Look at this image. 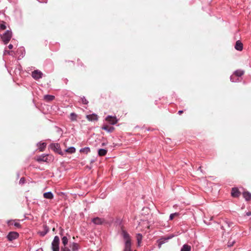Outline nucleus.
Segmentation results:
<instances>
[{
  "label": "nucleus",
  "instance_id": "4be33fe9",
  "mask_svg": "<svg viewBox=\"0 0 251 251\" xmlns=\"http://www.w3.org/2000/svg\"><path fill=\"white\" fill-rule=\"evenodd\" d=\"M243 196L246 201H250L251 200V193L248 191L244 192Z\"/></svg>",
  "mask_w": 251,
  "mask_h": 251
},
{
  "label": "nucleus",
  "instance_id": "e433bc0d",
  "mask_svg": "<svg viewBox=\"0 0 251 251\" xmlns=\"http://www.w3.org/2000/svg\"><path fill=\"white\" fill-rule=\"evenodd\" d=\"M12 52L13 51H9V50H5L3 51V55H6V54H8L9 55H12Z\"/></svg>",
  "mask_w": 251,
  "mask_h": 251
},
{
  "label": "nucleus",
  "instance_id": "3c124183",
  "mask_svg": "<svg viewBox=\"0 0 251 251\" xmlns=\"http://www.w3.org/2000/svg\"><path fill=\"white\" fill-rule=\"evenodd\" d=\"M221 228V229L224 230L223 226H222Z\"/></svg>",
  "mask_w": 251,
  "mask_h": 251
},
{
  "label": "nucleus",
  "instance_id": "0eeeda50",
  "mask_svg": "<svg viewBox=\"0 0 251 251\" xmlns=\"http://www.w3.org/2000/svg\"><path fill=\"white\" fill-rule=\"evenodd\" d=\"M17 53L19 54L18 60H21L25 56V50L24 47H21L19 48L17 50Z\"/></svg>",
  "mask_w": 251,
  "mask_h": 251
},
{
  "label": "nucleus",
  "instance_id": "49530a36",
  "mask_svg": "<svg viewBox=\"0 0 251 251\" xmlns=\"http://www.w3.org/2000/svg\"><path fill=\"white\" fill-rule=\"evenodd\" d=\"M63 231H64V230L63 229H61V231H60V232L59 233L60 235H62Z\"/></svg>",
  "mask_w": 251,
  "mask_h": 251
},
{
  "label": "nucleus",
  "instance_id": "5701e85b",
  "mask_svg": "<svg viewBox=\"0 0 251 251\" xmlns=\"http://www.w3.org/2000/svg\"><path fill=\"white\" fill-rule=\"evenodd\" d=\"M70 248L72 251H76L79 249V246L77 243L73 242L70 244Z\"/></svg>",
  "mask_w": 251,
  "mask_h": 251
},
{
  "label": "nucleus",
  "instance_id": "a19ab883",
  "mask_svg": "<svg viewBox=\"0 0 251 251\" xmlns=\"http://www.w3.org/2000/svg\"><path fill=\"white\" fill-rule=\"evenodd\" d=\"M235 243V241H229L227 243V246L228 247H231L233 245L234 243Z\"/></svg>",
  "mask_w": 251,
  "mask_h": 251
},
{
  "label": "nucleus",
  "instance_id": "423d86ee",
  "mask_svg": "<svg viewBox=\"0 0 251 251\" xmlns=\"http://www.w3.org/2000/svg\"><path fill=\"white\" fill-rule=\"evenodd\" d=\"M32 77L35 80L39 79L43 76V73L38 70H36L32 72Z\"/></svg>",
  "mask_w": 251,
  "mask_h": 251
},
{
  "label": "nucleus",
  "instance_id": "b1692460",
  "mask_svg": "<svg viewBox=\"0 0 251 251\" xmlns=\"http://www.w3.org/2000/svg\"><path fill=\"white\" fill-rule=\"evenodd\" d=\"M76 149L74 147H70L67 149H65L64 151V154L66 152L69 153L70 154L74 153L75 152Z\"/></svg>",
  "mask_w": 251,
  "mask_h": 251
},
{
  "label": "nucleus",
  "instance_id": "f03ea898",
  "mask_svg": "<svg viewBox=\"0 0 251 251\" xmlns=\"http://www.w3.org/2000/svg\"><path fill=\"white\" fill-rule=\"evenodd\" d=\"M60 239L58 236H55L51 242V250L52 251H59Z\"/></svg>",
  "mask_w": 251,
  "mask_h": 251
},
{
  "label": "nucleus",
  "instance_id": "79ce46f5",
  "mask_svg": "<svg viewBox=\"0 0 251 251\" xmlns=\"http://www.w3.org/2000/svg\"><path fill=\"white\" fill-rule=\"evenodd\" d=\"M40 3H47V0H37Z\"/></svg>",
  "mask_w": 251,
  "mask_h": 251
},
{
  "label": "nucleus",
  "instance_id": "393cba45",
  "mask_svg": "<svg viewBox=\"0 0 251 251\" xmlns=\"http://www.w3.org/2000/svg\"><path fill=\"white\" fill-rule=\"evenodd\" d=\"M107 152V150L106 149H100L98 150V155L100 156H105Z\"/></svg>",
  "mask_w": 251,
  "mask_h": 251
},
{
  "label": "nucleus",
  "instance_id": "39448f33",
  "mask_svg": "<svg viewBox=\"0 0 251 251\" xmlns=\"http://www.w3.org/2000/svg\"><path fill=\"white\" fill-rule=\"evenodd\" d=\"M19 234L15 231H11L7 235V238L8 241H12L18 238Z\"/></svg>",
  "mask_w": 251,
  "mask_h": 251
},
{
  "label": "nucleus",
  "instance_id": "09e8293b",
  "mask_svg": "<svg viewBox=\"0 0 251 251\" xmlns=\"http://www.w3.org/2000/svg\"><path fill=\"white\" fill-rule=\"evenodd\" d=\"M105 145H106V144H105V143H102V146H105Z\"/></svg>",
  "mask_w": 251,
  "mask_h": 251
},
{
  "label": "nucleus",
  "instance_id": "603ef678",
  "mask_svg": "<svg viewBox=\"0 0 251 251\" xmlns=\"http://www.w3.org/2000/svg\"><path fill=\"white\" fill-rule=\"evenodd\" d=\"M167 139L168 140V141H169L171 140V139H170V138H167Z\"/></svg>",
  "mask_w": 251,
  "mask_h": 251
},
{
  "label": "nucleus",
  "instance_id": "f8f14e48",
  "mask_svg": "<svg viewBox=\"0 0 251 251\" xmlns=\"http://www.w3.org/2000/svg\"><path fill=\"white\" fill-rule=\"evenodd\" d=\"M16 221H19V220H9L7 221V224L8 226L14 225L16 227L21 228V225L18 222H15Z\"/></svg>",
  "mask_w": 251,
  "mask_h": 251
},
{
  "label": "nucleus",
  "instance_id": "c85d7f7f",
  "mask_svg": "<svg viewBox=\"0 0 251 251\" xmlns=\"http://www.w3.org/2000/svg\"><path fill=\"white\" fill-rule=\"evenodd\" d=\"M79 152H85L86 154H87L90 152V148L88 147H86L83 148H81L79 150Z\"/></svg>",
  "mask_w": 251,
  "mask_h": 251
},
{
  "label": "nucleus",
  "instance_id": "37998d69",
  "mask_svg": "<svg viewBox=\"0 0 251 251\" xmlns=\"http://www.w3.org/2000/svg\"><path fill=\"white\" fill-rule=\"evenodd\" d=\"M246 215L247 216H251V212L249 211V212H246Z\"/></svg>",
  "mask_w": 251,
  "mask_h": 251
},
{
  "label": "nucleus",
  "instance_id": "a878e982",
  "mask_svg": "<svg viewBox=\"0 0 251 251\" xmlns=\"http://www.w3.org/2000/svg\"><path fill=\"white\" fill-rule=\"evenodd\" d=\"M55 99V97L53 95H46L44 96V100L48 101H50Z\"/></svg>",
  "mask_w": 251,
  "mask_h": 251
},
{
  "label": "nucleus",
  "instance_id": "c03bdc74",
  "mask_svg": "<svg viewBox=\"0 0 251 251\" xmlns=\"http://www.w3.org/2000/svg\"><path fill=\"white\" fill-rule=\"evenodd\" d=\"M8 47L9 49H12L13 48V46L12 44H10L8 45Z\"/></svg>",
  "mask_w": 251,
  "mask_h": 251
},
{
  "label": "nucleus",
  "instance_id": "c9c22d12",
  "mask_svg": "<svg viewBox=\"0 0 251 251\" xmlns=\"http://www.w3.org/2000/svg\"><path fill=\"white\" fill-rule=\"evenodd\" d=\"M225 222L227 225V226L228 227H230L232 226V225L233 224L232 222L228 221L227 219L225 220Z\"/></svg>",
  "mask_w": 251,
  "mask_h": 251
},
{
  "label": "nucleus",
  "instance_id": "dca6fc26",
  "mask_svg": "<svg viewBox=\"0 0 251 251\" xmlns=\"http://www.w3.org/2000/svg\"><path fill=\"white\" fill-rule=\"evenodd\" d=\"M92 221L94 224L98 225H101L103 223V220L99 217L92 219Z\"/></svg>",
  "mask_w": 251,
  "mask_h": 251
},
{
  "label": "nucleus",
  "instance_id": "20e7f679",
  "mask_svg": "<svg viewBox=\"0 0 251 251\" xmlns=\"http://www.w3.org/2000/svg\"><path fill=\"white\" fill-rule=\"evenodd\" d=\"M105 120L110 125H115L118 122V119L116 116H112L111 115H108L105 118Z\"/></svg>",
  "mask_w": 251,
  "mask_h": 251
},
{
  "label": "nucleus",
  "instance_id": "7ed1b4c3",
  "mask_svg": "<svg viewBox=\"0 0 251 251\" xmlns=\"http://www.w3.org/2000/svg\"><path fill=\"white\" fill-rule=\"evenodd\" d=\"M50 147L51 150H53L56 153H57L62 156L64 155V152L62 151L59 144L51 143L50 145Z\"/></svg>",
  "mask_w": 251,
  "mask_h": 251
},
{
  "label": "nucleus",
  "instance_id": "bb28decb",
  "mask_svg": "<svg viewBox=\"0 0 251 251\" xmlns=\"http://www.w3.org/2000/svg\"><path fill=\"white\" fill-rule=\"evenodd\" d=\"M143 236L141 233H137L136 234V239L137 241V244L138 246L140 245V244L142 240Z\"/></svg>",
  "mask_w": 251,
  "mask_h": 251
},
{
  "label": "nucleus",
  "instance_id": "4468645a",
  "mask_svg": "<svg viewBox=\"0 0 251 251\" xmlns=\"http://www.w3.org/2000/svg\"><path fill=\"white\" fill-rule=\"evenodd\" d=\"M47 146V144L45 142H39L37 143V146L40 151H43Z\"/></svg>",
  "mask_w": 251,
  "mask_h": 251
},
{
  "label": "nucleus",
  "instance_id": "a211bd4d",
  "mask_svg": "<svg viewBox=\"0 0 251 251\" xmlns=\"http://www.w3.org/2000/svg\"><path fill=\"white\" fill-rule=\"evenodd\" d=\"M122 234L123 236L124 239L125 240V242L129 241V242L131 243L129 235L126 230H123L122 232Z\"/></svg>",
  "mask_w": 251,
  "mask_h": 251
},
{
  "label": "nucleus",
  "instance_id": "ea45409f",
  "mask_svg": "<svg viewBox=\"0 0 251 251\" xmlns=\"http://www.w3.org/2000/svg\"><path fill=\"white\" fill-rule=\"evenodd\" d=\"M212 218H213V217H211L209 220L207 221L206 219H204L203 220L204 222L207 225H209L210 224V223L209 222L210 221L212 220Z\"/></svg>",
  "mask_w": 251,
  "mask_h": 251
},
{
  "label": "nucleus",
  "instance_id": "ddd939ff",
  "mask_svg": "<svg viewBox=\"0 0 251 251\" xmlns=\"http://www.w3.org/2000/svg\"><path fill=\"white\" fill-rule=\"evenodd\" d=\"M47 155L48 154H42L37 156L36 158V161H38V162H47L48 160Z\"/></svg>",
  "mask_w": 251,
  "mask_h": 251
},
{
  "label": "nucleus",
  "instance_id": "f257e3e1",
  "mask_svg": "<svg viewBox=\"0 0 251 251\" xmlns=\"http://www.w3.org/2000/svg\"><path fill=\"white\" fill-rule=\"evenodd\" d=\"M2 41L4 45H6L11 40L12 36V32L11 29L6 30L3 34H0Z\"/></svg>",
  "mask_w": 251,
  "mask_h": 251
},
{
  "label": "nucleus",
  "instance_id": "72a5a7b5",
  "mask_svg": "<svg viewBox=\"0 0 251 251\" xmlns=\"http://www.w3.org/2000/svg\"><path fill=\"white\" fill-rule=\"evenodd\" d=\"M236 77L237 76L235 75H231L230 77L231 81L233 82H236L238 80V78H237Z\"/></svg>",
  "mask_w": 251,
  "mask_h": 251
},
{
  "label": "nucleus",
  "instance_id": "6ab92c4d",
  "mask_svg": "<svg viewBox=\"0 0 251 251\" xmlns=\"http://www.w3.org/2000/svg\"><path fill=\"white\" fill-rule=\"evenodd\" d=\"M169 239H170V237L161 238L160 239H159L157 241L158 248L160 249L161 247V245L164 244L165 243L167 242Z\"/></svg>",
  "mask_w": 251,
  "mask_h": 251
},
{
  "label": "nucleus",
  "instance_id": "9b49d317",
  "mask_svg": "<svg viewBox=\"0 0 251 251\" xmlns=\"http://www.w3.org/2000/svg\"><path fill=\"white\" fill-rule=\"evenodd\" d=\"M240 192L236 187H233L231 189V195L232 197L237 198L239 196Z\"/></svg>",
  "mask_w": 251,
  "mask_h": 251
},
{
  "label": "nucleus",
  "instance_id": "2eb2a0df",
  "mask_svg": "<svg viewBox=\"0 0 251 251\" xmlns=\"http://www.w3.org/2000/svg\"><path fill=\"white\" fill-rule=\"evenodd\" d=\"M243 48V45L242 42L240 40L237 41L235 45V49L238 51H241Z\"/></svg>",
  "mask_w": 251,
  "mask_h": 251
},
{
  "label": "nucleus",
  "instance_id": "6e6552de",
  "mask_svg": "<svg viewBox=\"0 0 251 251\" xmlns=\"http://www.w3.org/2000/svg\"><path fill=\"white\" fill-rule=\"evenodd\" d=\"M86 118L88 121L91 122L97 121L98 120V116L95 113H93L92 114L87 115Z\"/></svg>",
  "mask_w": 251,
  "mask_h": 251
},
{
  "label": "nucleus",
  "instance_id": "7c9ffc66",
  "mask_svg": "<svg viewBox=\"0 0 251 251\" xmlns=\"http://www.w3.org/2000/svg\"><path fill=\"white\" fill-rule=\"evenodd\" d=\"M244 72L242 70H236L234 72V74L236 76H241L244 75Z\"/></svg>",
  "mask_w": 251,
  "mask_h": 251
},
{
  "label": "nucleus",
  "instance_id": "a18cd8bd",
  "mask_svg": "<svg viewBox=\"0 0 251 251\" xmlns=\"http://www.w3.org/2000/svg\"><path fill=\"white\" fill-rule=\"evenodd\" d=\"M183 110H179V111H178V114L179 115H181L182 113H183Z\"/></svg>",
  "mask_w": 251,
  "mask_h": 251
},
{
  "label": "nucleus",
  "instance_id": "f3484780",
  "mask_svg": "<svg viewBox=\"0 0 251 251\" xmlns=\"http://www.w3.org/2000/svg\"><path fill=\"white\" fill-rule=\"evenodd\" d=\"M43 197L45 199L51 200L53 198L54 195L51 191H49L44 193L43 194Z\"/></svg>",
  "mask_w": 251,
  "mask_h": 251
},
{
  "label": "nucleus",
  "instance_id": "aec40b11",
  "mask_svg": "<svg viewBox=\"0 0 251 251\" xmlns=\"http://www.w3.org/2000/svg\"><path fill=\"white\" fill-rule=\"evenodd\" d=\"M101 129L106 131L108 133H111L114 131L115 128L113 126L108 127V126L104 125L101 127Z\"/></svg>",
  "mask_w": 251,
  "mask_h": 251
},
{
  "label": "nucleus",
  "instance_id": "9d476101",
  "mask_svg": "<svg viewBox=\"0 0 251 251\" xmlns=\"http://www.w3.org/2000/svg\"><path fill=\"white\" fill-rule=\"evenodd\" d=\"M5 16V14L3 11H0V16ZM6 28V23L2 20H0V29L5 30Z\"/></svg>",
  "mask_w": 251,
  "mask_h": 251
},
{
  "label": "nucleus",
  "instance_id": "1a4fd4ad",
  "mask_svg": "<svg viewBox=\"0 0 251 251\" xmlns=\"http://www.w3.org/2000/svg\"><path fill=\"white\" fill-rule=\"evenodd\" d=\"M49 231V227L47 225H43V230L38 232V234L42 237L45 236Z\"/></svg>",
  "mask_w": 251,
  "mask_h": 251
},
{
  "label": "nucleus",
  "instance_id": "864d4df0",
  "mask_svg": "<svg viewBox=\"0 0 251 251\" xmlns=\"http://www.w3.org/2000/svg\"><path fill=\"white\" fill-rule=\"evenodd\" d=\"M167 139L168 140V141H169L171 140V139H170V138H167Z\"/></svg>",
  "mask_w": 251,
  "mask_h": 251
},
{
  "label": "nucleus",
  "instance_id": "f704fd0d",
  "mask_svg": "<svg viewBox=\"0 0 251 251\" xmlns=\"http://www.w3.org/2000/svg\"><path fill=\"white\" fill-rule=\"evenodd\" d=\"M81 102L84 104H87L89 102L84 96H83L81 98Z\"/></svg>",
  "mask_w": 251,
  "mask_h": 251
},
{
  "label": "nucleus",
  "instance_id": "de8ad7c7",
  "mask_svg": "<svg viewBox=\"0 0 251 251\" xmlns=\"http://www.w3.org/2000/svg\"><path fill=\"white\" fill-rule=\"evenodd\" d=\"M95 162V160L94 159H92L91 161H90V162L91 163H93Z\"/></svg>",
  "mask_w": 251,
  "mask_h": 251
},
{
  "label": "nucleus",
  "instance_id": "473e14b6",
  "mask_svg": "<svg viewBox=\"0 0 251 251\" xmlns=\"http://www.w3.org/2000/svg\"><path fill=\"white\" fill-rule=\"evenodd\" d=\"M178 215H179V213L177 212L171 213L169 216V220H172L174 218L175 216H178Z\"/></svg>",
  "mask_w": 251,
  "mask_h": 251
},
{
  "label": "nucleus",
  "instance_id": "2f4dec72",
  "mask_svg": "<svg viewBox=\"0 0 251 251\" xmlns=\"http://www.w3.org/2000/svg\"><path fill=\"white\" fill-rule=\"evenodd\" d=\"M62 243L63 247H66L68 243V238L67 236H63L62 238Z\"/></svg>",
  "mask_w": 251,
  "mask_h": 251
},
{
  "label": "nucleus",
  "instance_id": "cd10ccee",
  "mask_svg": "<svg viewBox=\"0 0 251 251\" xmlns=\"http://www.w3.org/2000/svg\"><path fill=\"white\" fill-rule=\"evenodd\" d=\"M70 119L71 121H75L77 120V114L74 112H72L70 114Z\"/></svg>",
  "mask_w": 251,
  "mask_h": 251
},
{
  "label": "nucleus",
  "instance_id": "8fccbe9b",
  "mask_svg": "<svg viewBox=\"0 0 251 251\" xmlns=\"http://www.w3.org/2000/svg\"><path fill=\"white\" fill-rule=\"evenodd\" d=\"M198 170H201V166L199 167V168H198Z\"/></svg>",
  "mask_w": 251,
  "mask_h": 251
},
{
  "label": "nucleus",
  "instance_id": "412c9836",
  "mask_svg": "<svg viewBox=\"0 0 251 251\" xmlns=\"http://www.w3.org/2000/svg\"><path fill=\"white\" fill-rule=\"evenodd\" d=\"M131 243L127 241L125 242L124 249L123 251H131Z\"/></svg>",
  "mask_w": 251,
  "mask_h": 251
},
{
  "label": "nucleus",
  "instance_id": "4c0bfd02",
  "mask_svg": "<svg viewBox=\"0 0 251 251\" xmlns=\"http://www.w3.org/2000/svg\"><path fill=\"white\" fill-rule=\"evenodd\" d=\"M60 251H72L68 247L66 246V247H61Z\"/></svg>",
  "mask_w": 251,
  "mask_h": 251
},
{
  "label": "nucleus",
  "instance_id": "58836bf2",
  "mask_svg": "<svg viewBox=\"0 0 251 251\" xmlns=\"http://www.w3.org/2000/svg\"><path fill=\"white\" fill-rule=\"evenodd\" d=\"M25 177H21L19 181V184L23 185V184H25Z\"/></svg>",
  "mask_w": 251,
  "mask_h": 251
},
{
  "label": "nucleus",
  "instance_id": "c756f323",
  "mask_svg": "<svg viewBox=\"0 0 251 251\" xmlns=\"http://www.w3.org/2000/svg\"><path fill=\"white\" fill-rule=\"evenodd\" d=\"M180 251H191V247L187 244H184L182 246Z\"/></svg>",
  "mask_w": 251,
  "mask_h": 251
}]
</instances>
